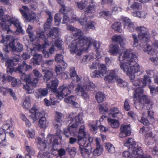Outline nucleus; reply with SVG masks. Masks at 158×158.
Wrapping results in <instances>:
<instances>
[{"label":"nucleus","mask_w":158,"mask_h":158,"mask_svg":"<svg viewBox=\"0 0 158 158\" xmlns=\"http://www.w3.org/2000/svg\"><path fill=\"white\" fill-rule=\"evenodd\" d=\"M42 71L44 73L43 79L44 81L47 82L52 78L53 73L50 70L43 69Z\"/></svg>","instance_id":"bb28decb"},{"label":"nucleus","mask_w":158,"mask_h":158,"mask_svg":"<svg viewBox=\"0 0 158 158\" xmlns=\"http://www.w3.org/2000/svg\"><path fill=\"white\" fill-rule=\"evenodd\" d=\"M70 93V90L67 88L66 86L63 85L57 89L56 96L58 98L61 100Z\"/></svg>","instance_id":"1a4fd4ad"},{"label":"nucleus","mask_w":158,"mask_h":158,"mask_svg":"<svg viewBox=\"0 0 158 158\" xmlns=\"http://www.w3.org/2000/svg\"><path fill=\"white\" fill-rule=\"evenodd\" d=\"M31 55L33 56V58L31 59V62L34 65H39L42 59V55L38 54L34 48L31 49Z\"/></svg>","instance_id":"f8f14e48"},{"label":"nucleus","mask_w":158,"mask_h":158,"mask_svg":"<svg viewBox=\"0 0 158 158\" xmlns=\"http://www.w3.org/2000/svg\"><path fill=\"white\" fill-rule=\"evenodd\" d=\"M96 6L93 3H90L85 9V13L86 14L88 13H94L95 11Z\"/></svg>","instance_id":"c9c22d12"},{"label":"nucleus","mask_w":158,"mask_h":158,"mask_svg":"<svg viewBox=\"0 0 158 158\" xmlns=\"http://www.w3.org/2000/svg\"><path fill=\"white\" fill-rule=\"evenodd\" d=\"M29 111L31 114L30 116L34 122L39 119L38 125L41 128H45L48 126V122H47L46 118L45 116L40 112H39L38 110L35 107H33Z\"/></svg>","instance_id":"423d86ee"},{"label":"nucleus","mask_w":158,"mask_h":158,"mask_svg":"<svg viewBox=\"0 0 158 158\" xmlns=\"http://www.w3.org/2000/svg\"><path fill=\"white\" fill-rule=\"evenodd\" d=\"M76 92H80L81 96L84 99L87 98L89 97L87 93L85 91L84 88L78 84L75 89Z\"/></svg>","instance_id":"c756f323"},{"label":"nucleus","mask_w":158,"mask_h":158,"mask_svg":"<svg viewBox=\"0 0 158 158\" xmlns=\"http://www.w3.org/2000/svg\"><path fill=\"white\" fill-rule=\"evenodd\" d=\"M19 10L22 15L23 18L27 21L29 22H33L36 19V15L34 13H32L28 15L25 10H23L20 8Z\"/></svg>","instance_id":"a211bd4d"},{"label":"nucleus","mask_w":158,"mask_h":158,"mask_svg":"<svg viewBox=\"0 0 158 158\" xmlns=\"http://www.w3.org/2000/svg\"><path fill=\"white\" fill-rule=\"evenodd\" d=\"M25 147L26 150L29 154H32L34 153L33 148L31 146L26 145V142H25Z\"/></svg>","instance_id":"69168bd1"},{"label":"nucleus","mask_w":158,"mask_h":158,"mask_svg":"<svg viewBox=\"0 0 158 158\" xmlns=\"http://www.w3.org/2000/svg\"><path fill=\"white\" fill-rule=\"evenodd\" d=\"M58 83L59 81L58 79L56 78L55 79L47 84V87L48 88L51 89L53 92L56 93L57 90V88Z\"/></svg>","instance_id":"412c9836"},{"label":"nucleus","mask_w":158,"mask_h":158,"mask_svg":"<svg viewBox=\"0 0 158 158\" xmlns=\"http://www.w3.org/2000/svg\"><path fill=\"white\" fill-rule=\"evenodd\" d=\"M58 3L61 6V8L60 10V12L64 15L63 18V23H67L69 21V18L65 15L66 13V7L64 3L63 0H58Z\"/></svg>","instance_id":"f3484780"},{"label":"nucleus","mask_w":158,"mask_h":158,"mask_svg":"<svg viewBox=\"0 0 158 158\" xmlns=\"http://www.w3.org/2000/svg\"><path fill=\"white\" fill-rule=\"evenodd\" d=\"M6 16H4V18L0 23V25L2 29L4 31H6L7 33H9L10 31L9 25H10V18L8 17L6 19Z\"/></svg>","instance_id":"5701e85b"},{"label":"nucleus","mask_w":158,"mask_h":158,"mask_svg":"<svg viewBox=\"0 0 158 158\" xmlns=\"http://www.w3.org/2000/svg\"><path fill=\"white\" fill-rule=\"evenodd\" d=\"M12 24L16 28L15 31V33L19 34L22 32L23 31L22 27L21 26V24L19 20L17 19L10 17V27L12 26Z\"/></svg>","instance_id":"dca6fc26"},{"label":"nucleus","mask_w":158,"mask_h":158,"mask_svg":"<svg viewBox=\"0 0 158 158\" xmlns=\"http://www.w3.org/2000/svg\"><path fill=\"white\" fill-rule=\"evenodd\" d=\"M68 121L69 123L68 128L64 131V134L67 137H69L71 134L75 133L76 129L82 122V118L80 114L76 116L72 112L69 115Z\"/></svg>","instance_id":"39448f33"},{"label":"nucleus","mask_w":158,"mask_h":158,"mask_svg":"<svg viewBox=\"0 0 158 158\" xmlns=\"http://www.w3.org/2000/svg\"><path fill=\"white\" fill-rule=\"evenodd\" d=\"M99 71L104 76V74L106 73L107 71L106 67L105 65L103 64H100L98 66Z\"/></svg>","instance_id":"13d9d810"},{"label":"nucleus","mask_w":158,"mask_h":158,"mask_svg":"<svg viewBox=\"0 0 158 158\" xmlns=\"http://www.w3.org/2000/svg\"><path fill=\"white\" fill-rule=\"evenodd\" d=\"M77 138V143L79 145L80 150L88 147L89 143L87 141L86 138Z\"/></svg>","instance_id":"a878e982"},{"label":"nucleus","mask_w":158,"mask_h":158,"mask_svg":"<svg viewBox=\"0 0 158 158\" xmlns=\"http://www.w3.org/2000/svg\"><path fill=\"white\" fill-rule=\"evenodd\" d=\"M95 98L98 103L102 102L106 99L104 94L101 92H98L96 94Z\"/></svg>","instance_id":"58836bf2"},{"label":"nucleus","mask_w":158,"mask_h":158,"mask_svg":"<svg viewBox=\"0 0 158 158\" xmlns=\"http://www.w3.org/2000/svg\"><path fill=\"white\" fill-rule=\"evenodd\" d=\"M105 148L107 149L110 153H113L115 151L114 146L110 143H108L106 144Z\"/></svg>","instance_id":"3c124183"},{"label":"nucleus","mask_w":158,"mask_h":158,"mask_svg":"<svg viewBox=\"0 0 158 158\" xmlns=\"http://www.w3.org/2000/svg\"><path fill=\"white\" fill-rule=\"evenodd\" d=\"M39 37L42 39L44 41V43L42 45H39L38 48L40 49H44L47 47L49 46L48 41L47 40L44 31H41L39 33Z\"/></svg>","instance_id":"6ab92c4d"},{"label":"nucleus","mask_w":158,"mask_h":158,"mask_svg":"<svg viewBox=\"0 0 158 158\" xmlns=\"http://www.w3.org/2000/svg\"><path fill=\"white\" fill-rule=\"evenodd\" d=\"M19 79L12 77L10 76V81H11V85L13 87H16L19 84Z\"/></svg>","instance_id":"338daca9"},{"label":"nucleus","mask_w":158,"mask_h":158,"mask_svg":"<svg viewBox=\"0 0 158 158\" xmlns=\"http://www.w3.org/2000/svg\"><path fill=\"white\" fill-rule=\"evenodd\" d=\"M156 140V138L152 131L147 133L145 135V141L148 145H152Z\"/></svg>","instance_id":"aec40b11"},{"label":"nucleus","mask_w":158,"mask_h":158,"mask_svg":"<svg viewBox=\"0 0 158 158\" xmlns=\"http://www.w3.org/2000/svg\"><path fill=\"white\" fill-rule=\"evenodd\" d=\"M117 76L115 71L114 70H111L108 74L105 76L104 80L107 84L114 82V80L117 78Z\"/></svg>","instance_id":"9b49d317"},{"label":"nucleus","mask_w":158,"mask_h":158,"mask_svg":"<svg viewBox=\"0 0 158 158\" xmlns=\"http://www.w3.org/2000/svg\"><path fill=\"white\" fill-rule=\"evenodd\" d=\"M132 84L135 86H138L135 89L133 96L135 103L137 101L138 104L141 105L143 107V104H147L146 108L148 110L152 108L153 103L151 102L149 97L144 95L142 96L143 93V87L145 86L147 84H150L152 81L151 79L147 75H144L143 79L141 78L137 80L134 79L131 81Z\"/></svg>","instance_id":"7ed1b4c3"},{"label":"nucleus","mask_w":158,"mask_h":158,"mask_svg":"<svg viewBox=\"0 0 158 158\" xmlns=\"http://www.w3.org/2000/svg\"><path fill=\"white\" fill-rule=\"evenodd\" d=\"M11 39L13 40L12 42L10 41V49L12 51L21 52L23 49V45L19 42H15L14 39Z\"/></svg>","instance_id":"2eb2a0df"},{"label":"nucleus","mask_w":158,"mask_h":158,"mask_svg":"<svg viewBox=\"0 0 158 158\" xmlns=\"http://www.w3.org/2000/svg\"><path fill=\"white\" fill-rule=\"evenodd\" d=\"M83 33L81 31L78 30L73 35L75 39L69 45V49L71 53L80 56L82 54L84 50L87 49L93 43V46L96 50L97 57L101 58L102 56V51L100 49V44L92 38L83 36Z\"/></svg>","instance_id":"f257e3e1"},{"label":"nucleus","mask_w":158,"mask_h":158,"mask_svg":"<svg viewBox=\"0 0 158 158\" xmlns=\"http://www.w3.org/2000/svg\"><path fill=\"white\" fill-rule=\"evenodd\" d=\"M145 51L150 55H152L155 53V51L154 49L152 48V46L147 44L145 45L144 48Z\"/></svg>","instance_id":"49530a36"},{"label":"nucleus","mask_w":158,"mask_h":158,"mask_svg":"<svg viewBox=\"0 0 158 158\" xmlns=\"http://www.w3.org/2000/svg\"><path fill=\"white\" fill-rule=\"evenodd\" d=\"M90 75L92 78H100L101 77V75L102 76V74L99 71L95 70L91 73Z\"/></svg>","instance_id":"4d7b16f0"},{"label":"nucleus","mask_w":158,"mask_h":158,"mask_svg":"<svg viewBox=\"0 0 158 158\" xmlns=\"http://www.w3.org/2000/svg\"><path fill=\"white\" fill-rule=\"evenodd\" d=\"M87 2L85 0H82L81 1L77 3L78 8L80 10L84 9L86 5Z\"/></svg>","instance_id":"bf43d9fd"},{"label":"nucleus","mask_w":158,"mask_h":158,"mask_svg":"<svg viewBox=\"0 0 158 158\" xmlns=\"http://www.w3.org/2000/svg\"><path fill=\"white\" fill-rule=\"evenodd\" d=\"M121 23L119 22H115L111 26V27L112 29L119 32L121 31Z\"/></svg>","instance_id":"37998d69"},{"label":"nucleus","mask_w":158,"mask_h":158,"mask_svg":"<svg viewBox=\"0 0 158 158\" xmlns=\"http://www.w3.org/2000/svg\"><path fill=\"white\" fill-rule=\"evenodd\" d=\"M66 67H63L62 64L58 65L55 67V70L57 75H60L63 72L64 68Z\"/></svg>","instance_id":"09e8293b"},{"label":"nucleus","mask_w":158,"mask_h":158,"mask_svg":"<svg viewBox=\"0 0 158 158\" xmlns=\"http://www.w3.org/2000/svg\"><path fill=\"white\" fill-rule=\"evenodd\" d=\"M137 16L140 18H144L147 15V13L145 11H137L136 12Z\"/></svg>","instance_id":"774afa93"},{"label":"nucleus","mask_w":158,"mask_h":158,"mask_svg":"<svg viewBox=\"0 0 158 158\" xmlns=\"http://www.w3.org/2000/svg\"><path fill=\"white\" fill-rule=\"evenodd\" d=\"M116 82L118 85L121 87H125L128 85L127 82L123 81L121 78L117 79Z\"/></svg>","instance_id":"603ef678"},{"label":"nucleus","mask_w":158,"mask_h":158,"mask_svg":"<svg viewBox=\"0 0 158 158\" xmlns=\"http://www.w3.org/2000/svg\"><path fill=\"white\" fill-rule=\"evenodd\" d=\"M63 55L60 54H56L55 56V61L58 63H60L63 67H66L67 64L63 60Z\"/></svg>","instance_id":"cd10ccee"},{"label":"nucleus","mask_w":158,"mask_h":158,"mask_svg":"<svg viewBox=\"0 0 158 158\" xmlns=\"http://www.w3.org/2000/svg\"><path fill=\"white\" fill-rule=\"evenodd\" d=\"M70 76L71 78L73 79V78L77 75V73L74 67H71L69 69Z\"/></svg>","instance_id":"0e129e2a"},{"label":"nucleus","mask_w":158,"mask_h":158,"mask_svg":"<svg viewBox=\"0 0 158 158\" xmlns=\"http://www.w3.org/2000/svg\"><path fill=\"white\" fill-rule=\"evenodd\" d=\"M59 32L58 28L56 27H53L52 29L49 30L47 33L48 37H52V38L56 37V35Z\"/></svg>","instance_id":"e433bc0d"},{"label":"nucleus","mask_w":158,"mask_h":158,"mask_svg":"<svg viewBox=\"0 0 158 158\" xmlns=\"http://www.w3.org/2000/svg\"><path fill=\"white\" fill-rule=\"evenodd\" d=\"M33 29V27L30 25H28L26 31L29 34V38L31 41H34L35 39V36L31 32Z\"/></svg>","instance_id":"79ce46f5"},{"label":"nucleus","mask_w":158,"mask_h":158,"mask_svg":"<svg viewBox=\"0 0 158 158\" xmlns=\"http://www.w3.org/2000/svg\"><path fill=\"white\" fill-rule=\"evenodd\" d=\"M83 121L82 119V122L78 126H80L79 129V132L77 135V138H86V133L85 131V127L83 125Z\"/></svg>","instance_id":"f704fd0d"},{"label":"nucleus","mask_w":158,"mask_h":158,"mask_svg":"<svg viewBox=\"0 0 158 158\" xmlns=\"http://www.w3.org/2000/svg\"><path fill=\"white\" fill-rule=\"evenodd\" d=\"M125 146L128 147V151H124L123 156L125 158H152L149 155H144L139 143L134 142L131 138H129L124 143Z\"/></svg>","instance_id":"20e7f679"},{"label":"nucleus","mask_w":158,"mask_h":158,"mask_svg":"<svg viewBox=\"0 0 158 158\" xmlns=\"http://www.w3.org/2000/svg\"><path fill=\"white\" fill-rule=\"evenodd\" d=\"M44 142H40L39 143V148L40 149L38 157L41 158H44L45 157L47 156L49 152L48 151L44 152L45 149L47 148V144H46V141L44 140Z\"/></svg>","instance_id":"ddd939ff"},{"label":"nucleus","mask_w":158,"mask_h":158,"mask_svg":"<svg viewBox=\"0 0 158 158\" xmlns=\"http://www.w3.org/2000/svg\"><path fill=\"white\" fill-rule=\"evenodd\" d=\"M141 5V4L137 3L135 2L131 6V8L133 10L136 12L138 11L137 10H139V7Z\"/></svg>","instance_id":"680f3d73"},{"label":"nucleus","mask_w":158,"mask_h":158,"mask_svg":"<svg viewBox=\"0 0 158 158\" xmlns=\"http://www.w3.org/2000/svg\"><path fill=\"white\" fill-rule=\"evenodd\" d=\"M72 19L75 21H78V22L82 25H84L87 22V17L86 15H81V17L79 19L76 16H73Z\"/></svg>","instance_id":"72a5a7b5"},{"label":"nucleus","mask_w":158,"mask_h":158,"mask_svg":"<svg viewBox=\"0 0 158 158\" xmlns=\"http://www.w3.org/2000/svg\"><path fill=\"white\" fill-rule=\"evenodd\" d=\"M62 114L61 113L56 111L55 117V121L57 123H60L62 121Z\"/></svg>","instance_id":"5fc2aeb1"},{"label":"nucleus","mask_w":158,"mask_h":158,"mask_svg":"<svg viewBox=\"0 0 158 158\" xmlns=\"http://www.w3.org/2000/svg\"><path fill=\"white\" fill-rule=\"evenodd\" d=\"M75 97L73 96H71L68 98H65L64 99V101L69 103H71L74 105H76L77 103L74 101L75 100Z\"/></svg>","instance_id":"6e6d98bb"},{"label":"nucleus","mask_w":158,"mask_h":158,"mask_svg":"<svg viewBox=\"0 0 158 158\" xmlns=\"http://www.w3.org/2000/svg\"><path fill=\"white\" fill-rule=\"evenodd\" d=\"M148 114L147 118L149 119L150 121L153 122L155 120L154 117V111L152 110H148Z\"/></svg>","instance_id":"e2e57ef3"},{"label":"nucleus","mask_w":158,"mask_h":158,"mask_svg":"<svg viewBox=\"0 0 158 158\" xmlns=\"http://www.w3.org/2000/svg\"><path fill=\"white\" fill-rule=\"evenodd\" d=\"M46 12L48 15L49 17L44 24V27L45 31H47L48 29L50 28L53 20L51 12L50 11H47Z\"/></svg>","instance_id":"393cba45"},{"label":"nucleus","mask_w":158,"mask_h":158,"mask_svg":"<svg viewBox=\"0 0 158 158\" xmlns=\"http://www.w3.org/2000/svg\"><path fill=\"white\" fill-rule=\"evenodd\" d=\"M95 85L92 82H88L84 85V88L87 91H93L95 88Z\"/></svg>","instance_id":"c03bdc74"},{"label":"nucleus","mask_w":158,"mask_h":158,"mask_svg":"<svg viewBox=\"0 0 158 158\" xmlns=\"http://www.w3.org/2000/svg\"><path fill=\"white\" fill-rule=\"evenodd\" d=\"M107 121L111 127L113 128H117L119 125V122L117 120H114L109 118L107 119Z\"/></svg>","instance_id":"ea45409f"},{"label":"nucleus","mask_w":158,"mask_h":158,"mask_svg":"<svg viewBox=\"0 0 158 158\" xmlns=\"http://www.w3.org/2000/svg\"><path fill=\"white\" fill-rule=\"evenodd\" d=\"M35 93V95L36 97L38 98H41L48 95V89L46 88H39L36 90Z\"/></svg>","instance_id":"b1692460"},{"label":"nucleus","mask_w":158,"mask_h":158,"mask_svg":"<svg viewBox=\"0 0 158 158\" xmlns=\"http://www.w3.org/2000/svg\"><path fill=\"white\" fill-rule=\"evenodd\" d=\"M120 51L118 45L115 44H112L110 45L109 49V52L111 55L116 56L119 53Z\"/></svg>","instance_id":"c85d7f7f"},{"label":"nucleus","mask_w":158,"mask_h":158,"mask_svg":"<svg viewBox=\"0 0 158 158\" xmlns=\"http://www.w3.org/2000/svg\"><path fill=\"white\" fill-rule=\"evenodd\" d=\"M82 156L85 158H92L93 157L92 152L90 150L84 148L80 150Z\"/></svg>","instance_id":"7c9ffc66"},{"label":"nucleus","mask_w":158,"mask_h":158,"mask_svg":"<svg viewBox=\"0 0 158 158\" xmlns=\"http://www.w3.org/2000/svg\"><path fill=\"white\" fill-rule=\"evenodd\" d=\"M96 148L92 152L93 156L100 155L102 153L103 150V148L101 147L99 142L98 140L96 141Z\"/></svg>","instance_id":"2f4dec72"},{"label":"nucleus","mask_w":158,"mask_h":158,"mask_svg":"<svg viewBox=\"0 0 158 158\" xmlns=\"http://www.w3.org/2000/svg\"><path fill=\"white\" fill-rule=\"evenodd\" d=\"M47 141L46 144L48 146H51V144H58V139L56 138H55L54 137L51 136H49L48 137Z\"/></svg>","instance_id":"a19ab883"},{"label":"nucleus","mask_w":158,"mask_h":158,"mask_svg":"<svg viewBox=\"0 0 158 158\" xmlns=\"http://www.w3.org/2000/svg\"><path fill=\"white\" fill-rule=\"evenodd\" d=\"M112 41L119 44L121 46L124 45V39L120 35H114L111 38Z\"/></svg>","instance_id":"473e14b6"},{"label":"nucleus","mask_w":158,"mask_h":158,"mask_svg":"<svg viewBox=\"0 0 158 158\" xmlns=\"http://www.w3.org/2000/svg\"><path fill=\"white\" fill-rule=\"evenodd\" d=\"M126 59V62L120 63V68L129 76L130 81H133L135 76H139L142 73L140 67L137 63L138 59L136 55L133 53L131 49H127L125 52L120 54L118 58L119 61Z\"/></svg>","instance_id":"f03ea898"},{"label":"nucleus","mask_w":158,"mask_h":158,"mask_svg":"<svg viewBox=\"0 0 158 158\" xmlns=\"http://www.w3.org/2000/svg\"><path fill=\"white\" fill-rule=\"evenodd\" d=\"M30 98L29 97H26L23 103V106L24 108L28 109L31 107Z\"/></svg>","instance_id":"de8ad7c7"},{"label":"nucleus","mask_w":158,"mask_h":158,"mask_svg":"<svg viewBox=\"0 0 158 158\" xmlns=\"http://www.w3.org/2000/svg\"><path fill=\"white\" fill-rule=\"evenodd\" d=\"M136 31L138 32V38L141 42L149 41L150 36L147 28L143 26L138 27Z\"/></svg>","instance_id":"0eeeda50"},{"label":"nucleus","mask_w":158,"mask_h":158,"mask_svg":"<svg viewBox=\"0 0 158 158\" xmlns=\"http://www.w3.org/2000/svg\"><path fill=\"white\" fill-rule=\"evenodd\" d=\"M123 21L124 27H127L129 31L133 32L135 30H136L137 27L135 26L134 23L131 22L128 18H124L123 19Z\"/></svg>","instance_id":"4468645a"},{"label":"nucleus","mask_w":158,"mask_h":158,"mask_svg":"<svg viewBox=\"0 0 158 158\" xmlns=\"http://www.w3.org/2000/svg\"><path fill=\"white\" fill-rule=\"evenodd\" d=\"M108 115L110 117L115 118L119 114V110L117 107H113L110 109Z\"/></svg>","instance_id":"4c0bfd02"},{"label":"nucleus","mask_w":158,"mask_h":158,"mask_svg":"<svg viewBox=\"0 0 158 158\" xmlns=\"http://www.w3.org/2000/svg\"><path fill=\"white\" fill-rule=\"evenodd\" d=\"M119 136L120 138H123L131 135V130L130 124L122 125L120 129Z\"/></svg>","instance_id":"9d476101"},{"label":"nucleus","mask_w":158,"mask_h":158,"mask_svg":"<svg viewBox=\"0 0 158 158\" xmlns=\"http://www.w3.org/2000/svg\"><path fill=\"white\" fill-rule=\"evenodd\" d=\"M31 68V66L27 65L25 61H23L22 64H19L16 68L10 67V73H11L12 72H14L16 73H22Z\"/></svg>","instance_id":"6e6552de"},{"label":"nucleus","mask_w":158,"mask_h":158,"mask_svg":"<svg viewBox=\"0 0 158 158\" xmlns=\"http://www.w3.org/2000/svg\"><path fill=\"white\" fill-rule=\"evenodd\" d=\"M98 108L100 112L102 114H105L109 112L108 108L106 106L104 107L101 104L99 105Z\"/></svg>","instance_id":"864d4df0"},{"label":"nucleus","mask_w":158,"mask_h":158,"mask_svg":"<svg viewBox=\"0 0 158 158\" xmlns=\"http://www.w3.org/2000/svg\"><path fill=\"white\" fill-rule=\"evenodd\" d=\"M20 60V56L19 55H16L12 58H10V66H16Z\"/></svg>","instance_id":"a18cd8bd"},{"label":"nucleus","mask_w":158,"mask_h":158,"mask_svg":"<svg viewBox=\"0 0 158 158\" xmlns=\"http://www.w3.org/2000/svg\"><path fill=\"white\" fill-rule=\"evenodd\" d=\"M1 43H3L4 45L3 47L4 51L6 54L9 53L10 48V36L7 35L5 38L3 37Z\"/></svg>","instance_id":"4be33fe9"},{"label":"nucleus","mask_w":158,"mask_h":158,"mask_svg":"<svg viewBox=\"0 0 158 158\" xmlns=\"http://www.w3.org/2000/svg\"><path fill=\"white\" fill-rule=\"evenodd\" d=\"M63 43V42L62 41L59 40H55L53 45H55V47L56 46L59 49L61 50Z\"/></svg>","instance_id":"052dcab7"},{"label":"nucleus","mask_w":158,"mask_h":158,"mask_svg":"<svg viewBox=\"0 0 158 158\" xmlns=\"http://www.w3.org/2000/svg\"><path fill=\"white\" fill-rule=\"evenodd\" d=\"M96 24L95 22L94 21H89L85 24V28L94 30L95 28V26Z\"/></svg>","instance_id":"8fccbe9b"}]
</instances>
